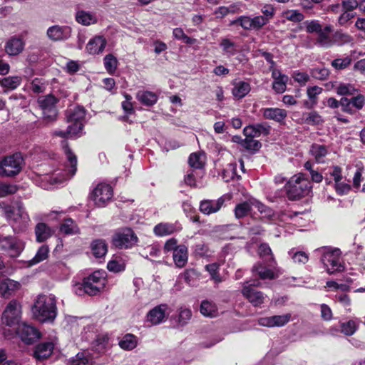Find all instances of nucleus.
Returning a JSON list of instances; mask_svg holds the SVG:
<instances>
[{
    "instance_id": "obj_1",
    "label": "nucleus",
    "mask_w": 365,
    "mask_h": 365,
    "mask_svg": "<svg viewBox=\"0 0 365 365\" xmlns=\"http://www.w3.org/2000/svg\"><path fill=\"white\" fill-rule=\"evenodd\" d=\"M32 312L35 318L41 322H53L57 315L55 299L39 296L32 307Z\"/></svg>"
},
{
    "instance_id": "obj_2",
    "label": "nucleus",
    "mask_w": 365,
    "mask_h": 365,
    "mask_svg": "<svg viewBox=\"0 0 365 365\" xmlns=\"http://www.w3.org/2000/svg\"><path fill=\"white\" fill-rule=\"evenodd\" d=\"M286 194L289 200H297L311 192V182L305 178V174L299 173L291 178L285 185Z\"/></svg>"
},
{
    "instance_id": "obj_3",
    "label": "nucleus",
    "mask_w": 365,
    "mask_h": 365,
    "mask_svg": "<svg viewBox=\"0 0 365 365\" xmlns=\"http://www.w3.org/2000/svg\"><path fill=\"white\" fill-rule=\"evenodd\" d=\"M138 241V238L130 227H125L116 230L111 236L112 249L128 250L132 248Z\"/></svg>"
},
{
    "instance_id": "obj_4",
    "label": "nucleus",
    "mask_w": 365,
    "mask_h": 365,
    "mask_svg": "<svg viewBox=\"0 0 365 365\" xmlns=\"http://www.w3.org/2000/svg\"><path fill=\"white\" fill-rule=\"evenodd\" d=\"M24 165V159L19 152L5 156L0 162V175L15 177L21 173Z\"/></svg>"
},
{
    "instance_id": "obj_5",
    "label": "nucleus",
    "mask_w": 365,
    "mask_h": 365,
    "mask_svg": "<svg viewBox=\"0 0 365 365\" xmlns=\"http://www.w3.org/2000/svg\"><path fill=\"white\" fill-rule=\"evenodd\" d=\"M58 102L59 99L51 93L38 98L37 103L42 110L43 120L46 123H53L57 120Z\"/></svg>"
},
{
    "instance_id": "obj_6",
    "label": "nucleus",
    "mask_w": 365,
    "mask_h": 365,
    "mask_svg": "<svg viewBox=\"0 0 365 365\" xmlns=\"http://www.w3.org/2000/svg\"><path fill=\"white\" fill-rule=\"evenodd\" d=\"M86 116V110L83 106H76L73 108H69L66 111V117L70 125L67 128L69 134L76 135L83 128V121Z\"/></svg>"
},
{
    "instance_id": "obj_7",
    "label": "nucleus",
    "mask_w": 365,
    "mask_h": 365,
    "mask_svg": "<svg viewBox=\"0 0 365 365\" xmlns=\"http://www.w3.org/2000/svg\"><path fill=\"white\" fill-rule=\"evenodd\" d=\"M24 249V243L16 236H0V250L11 257H19Z\"/></svg>"
},
{
    "instance_id": "obj_8",
    "label": "nucleus",
    "mask_w": 365,
    "mask_h": 365,
    "mask_svg": "<svg viewBox=\"0 0 365 365\" xmlns=\"http://www.w3.org/2000/svg\"><path fill=\"white\" fill-rule=\"evenodd\" d=\"M340 250L335 249L331 251L325 252L321 258L322 262L327 267L329 274L340 272L344 271V266L340 262Z\"/></svg>"
},
{
    "instance_id": "obj_9",
    "label": "nucleus",
    "mask_w": 365,
    "mask_h": 365,
    "mask_svg": "<svg viewBox=\"0 0 365 365\" xmlns=\"http://www.w3.org/2000/svg\"><path fill=\"white\" fill-rule=\"evenodd\" d=\"M342 168L339 165H333L329 168V174L333 178L334 182V188L336 193L339 196L348 195L351 190L350 184L342 182Z\"/></svg>"
},
{
    "instance_id": "obj_10",
    "label": "nucleus",
    "mask_w": 365,
    "mask_h": 365,
    "mask_svg": "<svg viewBox=\"0 0 365 365\" xmlns=\"http://www.w3.org/2000/svg\"><path fill=\"white\" fill-rule=\"evenodd\" d=\"M113 190L109 184L100 183L93 190L91 198L98 207H104L111 200Z\"/></svg>"
},
{
    "instance_id": "obj_11",
    "label": "nucleus",
    "mask_w": 365,
    "mask_h": 365,
    "mask_svg": "<svg viewBox=\"0 0 365 365\" xmlns=\"http://www.w3.org/2000/svg\"><path fill=\"white\" fill-rule=\"evenodd\" d=\"M16 334L21 341L26 344H32L41 336V332L36 327L26 323L18 324Z\"/></svg>"
},
{
    "instance_id": "obj_12",
    "label": "nucleus",
    "mask_w": 365,
    "mask_h": 365,
    "mask_svg": "<svg viewBox=\"0 0 365 365\" xmlns=\"http://www.w3.org/2000/svg\"><path fill=\"white\" fill-rule=\"evenodd\" d=\"M18 302L16 300L11 301L6 306L2 314V322L9 327L19 324L20 319V310L18 308Z\"/></svg>"
},
{
    "instance_id": "obj_13",
    "label": "nucleus",
    "mask_w": 365,
    "mask_h": 365,
    "mask_svg": "<svg viewBox=\"0 0 365 365\" xmlns=\"http://www.w3.org/2000/svg\"><path fill=\"white\" fill-rule=\"evenodd\" d=\"M271 126L267 122L252 124L246 126L243 133L247 138H258L261 135L267 136L270 134Z\"/></svg>"
},
{
    "instance_id": "obj_14",
    "label": "nucleus",
    "mask_w": 365,
    "mask_h": 365,
    "mask_svg": "<svg viewBox=\"0 0 365 365\" xmlns=\"http://www.w3.org/2000/svg\"><path fill=\"white\" fill-rule=\"evenodd\" d=\"M225 196L220 197L217 200H203L200 202V211L206 215L217 212L224 206Z\"/></svg>"
},
{
    "instance_id": "obj_15",
    "label": "nucleus",
    "mask_w": 365,
    "mask_h": 365,
    "mask_svg": "<svg viewBox=\"0 0 365 365\" xmlns=\"http://www.w3.org/2000/svg\"><path fill=\"white\" fill-rule=\"evenodd\" d=\"M264 119L272 120L280 125H284L287 117V111L279 108H263L260 110Z\"/></svg>"
},
{
    "instance_id": "obj_16",
    "label": "nucleus",
    "mask_w": 365,
    "mask_h": 365,
    "mask_svg": "<svg viewBox=\"0 0 365 365\" xmlns=\"http://www.w3.org/2000/svg\"><path fill=\"white\" fill-rule=\"evenodd\" d=\"M168 309L167 304H159L150 309L146 316L147 322H150L153 325H157L167 318L166 311Z\"/></svg>"
},
{
    "instance_id": "obj_17",
    "label": "nucleus",
    "mask_w": 365,
    "mask_h": 365,
    "mask_svg": "<svg viewBox=\"0 0 365 365\" xmlns=\"http://www.w3.org/2000/svg\"><path fill=\"white\" fill-rule=\"evenodd\" d=\"M54 344L52 341H45L38 344L34 351V357L36 361H43L49 358L53 354Z\"/></svg>"
},
{
    "instance_id": "obj_18",
    "label": "nucleus",
    "mask_w": 365,
    "mask_h": 365,
    "mask_svg": "<svg viewBox=\"0 0 365 365\" xmlns=\"http://www.w3.org/2000/svg\"><path fill=\"white\" fill-rule=\"evenodd\" d=\"M242 293L254 307H259L264 303L265 299L264 293L251 286L245 287Z\"/></svg>"
},
{
    "instance_id": "obj_19",
    "label": "nucleus",
    "mask_w": 365,
    "mask_h": 365,
    "mask_svg": "<svg viewBox=\"0 0 365 365\" xmlns=\"http://www.w3.org/2000/svg\"><path fill=\"white\" fill-rule=\"evenodd\" d=\"M85 279H83L81 283H78L75 286V293L78 296H83L85 294L89 296H96L102 290L101 287H98L96 284H93Z\"/></svg>"
},
{
    "instance_id": "obj_20",
    "label": "nucleus",
    "mask_w": 365,
    "mask_h": 365,
    "mask_svg": "<svg viewBox=\"0 0 365 365\" xmlns=\"http://www.w3.org/2000/svg\"><path fill=\"white\" fill-rule=\"evenodd\" d=\"M71 34L69 26H53L47 30V35L53 41H61L68 38Z\"/></svg>"
},
{
    "instance_id": "obj_21",
    "label": "nucleus",
    "mask_w": 365,
    "mask_h": 365,
    "mask_svg": "<svg viewBox=\"0 0 365 365\" xmlns=\"http://www.w3.org/2000/svg\"><path fill=\"white\" fill-rule=\"evenodd\" d=\"M345 113L349 115H354L356 110H361L365 105V96L363 94H358L351 98L346 97L345 102Z\"/></svg>"
},
{
    "instance_id": "obj_22",
    "label": "nucleus",
    "mask_w": 365,
    "mask_h": 365,
    "mask_svg": "<svg viewBox=\"0 0 365 365\" xmlns=\"http://www.w3.org/2000/svg\"><path fill=\"white\" fill-rule=\"evenodd\" d=\"M106 46V41L102 36H95L90 39L86 45V50L89 54H98L102 52Z\"/></svg>"
},
{
    "instance_id": "obj_23",
    "label": "nucleus",
    "mask_w": 365,
    "mask_h": 365,
    "mask_svg": "<svg viewBox=\"0 0 365 365\" xmlns=\"http://www.w3.org/2000/svg\"><path fill=\"white\" fill-rule=\"evenodd\" d=\"M91 250L96 258H102L108 252V244L104 239H96L91 243Z\"/></svg>"
},
{
    "instance_id": "obj_24",
    "label": "nucleus",
    "mask_w": 365,
    "mask_h": 365,
    "mask_svg": "<svg viewBox=\"0 0 365 365\" xmlns=\"http://www.w3.org/2000/svg\"><path fill=\"white\" fill-rule=\"evenodd\" d=\"M200 312L204 317L210 318L217 317L219 315L217 304L212 301L207 299H205L201 302Z\"/></svg>"
},
{
    "instance_id": "obj_25",
    "label": "nucleus",
    "mask_w": 365,
    "mask_h": 365,
    "mask_svg": "<svg viewBox=\"0 0 365 365\" xmlns=\"http://www.w3.org/2000/svg\"><path fill=\"white\" fill-rule=\"evenodd\" d=\"M175 264L180 268L185 266L187 262V247L184 245H180L173 253Z\"/></svg>"
},
{
    "instance_id": "obj_26",
    "label": "nucleus",
    "mask_w": 365,
    "mask_h": 365,
    "mask_svg": "<svg viewBox=\"0 0 365 365\" xmlns=\"http://www.w3.org/2000/svg\"><path fill=\"white\" fill-rule=\"evenodd\" d=\"M24 43L20 38L12 37L6 43L5 51L10 56L20 53L24 49Z\"/></svg>"
},
{
    "instance_id": "obj_27",
    "label": "nucleus",
    "mask_w": 365,
    "mask_h": 365,
    "mask_svg": "<svg viewBox=\"0 0 365 365\" xmlns=\"http://www.w3.org/2000/svg\"><path fill=\"white\" fill-rule=\"evenodd\" d=\"M252 211V202L243 201L237 203L234 209L235 217L237 220L242 219L251 215Z\"/></svg>"
},
{
    "instance_id": "obj_28",
    "label": "nucleus",
    "mask_w": 365,
    "mask_h": 365,
    "mask_svg": "<svg viewBox=\"0 0 365 365\" xmlns=\"http://www.w3.org/2000/svg\"><path fill=\"white\" fill-rule=\"evenodd\" d=\"M136 98L140 103L146 106L155 105L158 99L157 94L149 91H140L137 93Z\"/></svg>"
},
{
    "instance_id": "obj_29",
    "label": "nucleus",
    "mask_w": 365,
    "mask_h": 365,
    "mask_svg": "<svg viewBox=\"0 0 365 365\" xmlns=\"http://www.w3.org/2000/svg\"><path fill=\"white\" fill-rule=\"evenodd\" d=\"M35 235L38 242H43L52 235L49 226L44 222H38L35 227Z\"/></svg>"
},
{
    "instance_id": "obj_30",
    "label": "nucleus",
    "mask_w": 365,
    "mask_h": 365,
    "mask_svg": "<svg viewBox=\"0 0 365 365\" xmlns=\"http://www.w3.org/2000/svg\"><path fill=\"white\" fill-rule=\"evenodd\" d=\"M83 279L94 283L93 284L101 287V290H103L106 282V272L103 270L98 269L93 272L88 276L85 277Z\"/></svg>"
},
{
    "instance_id": "obj_31",
    "label": "nucleus",
    "mask_w": 365,
    "mask_h": 365,
    "mask_svg": "<svg viewBox=\"0 0 365 365\" xmlns=\"http://www.w3.org/2000/svg\"><path fill=\"white\" fill-rule=\"evenodd\" d=\"M49 248L48 245H41L37 250L35 256L30 260L26 261V267H31L35 264H37L45 259H46L48 257Z\"/></svg>"
},
{
    "instance_id": "obj_32",
    "label": "nucleus",
    "mask_w": 365,
    "mask_h": 365,
    "mask_svg": "<svg viewBox=\"0 0 365 365\" xmlns=\"http://www.w3.org/2000/svg\"><path fill=\"white\" fill-rule=\"evenodd\" d=\"M63 150L68 162V165H66L68 171L71 176H73L77 171V156L72 151L68 144L63 147Z\"/></svg>"
},
{
    "instance_id": "obj_33",
    "label": "nucleus",
    "mask_w": 365,
    "mask_h": 365,
    "mask_svg": "<svg viewBox=\"0 0 365 365\" xmlns=\"http://www.w3.org/2000/svg\"><path fill=\"white\" fill-rule=\"evenodd\" d=\"M233 85L234 87L232 90V93L238 99L245 97L251 90L250 84L245 81L233 83Z\"/></svg>"
},
{
    "instance_id": "obj_34",
    "label": "nucleus",
    "mask_w": 365,
    "mask_h": 365,
    "mask_svg": "<svg viewBox=\"0 0 365 365\" xmlns=\"http://www.w3.org/2000/svg\"><path fill=\"white\" fill-rule=\"evenodd\" d=\"M331 32V26H326L324 29H321V31L317 33L318 36L317 38V44L322 47H329L332 45V41L329 36V33Z\"/></svg>"
},
{
    "instance_id": "obj_35",
    "label": "nucleus",
    "mask_w": 365,
    "mask_h": 365,
    "mask_svg": "<svg viewBox=\"0 0 365 365\" xmlns=\"http://www.w3.org/2000/svg\"><path fill=\"white\" fill-rule=\"evenodd\" d=\"M309 153L314 157L317 163H321L324 162L323 158L328 154V149L325 145L313 143L311 145Z\"/></svg>"
},
{
    "instance_id": "obj_36",
    "label": "nucleus",
    "mask_w": 365,
    "mask_h": 365,
    "mask_svg": "<svg viewBox=\"0 0 365 365\" xmlns=\"http://www.w3.org/2000/svg\"><path fill=\"white\" fill-rule=\"evenodd\" d=\"M303 120L304 123L312 126L322 125L324 123L322 116L316 110L304 113Z\"/></svg>"
},
{
    "instance_id": "obj_37",
    "label": "nucleus",
    "mask_w": 365,
    "mask_h": 365,
    "mask_svg": "<svg viewBox=\"0 0 365 365\" xmlns=\"http://www.w3.org/2000/svg\"><path fill=\"white\" fill-rule=\"evenodd\" d=\"M118 345L123 350H133L138 345V338L133 334H126L120 340Z\"/></svg>"
},
{
    "instance_id": "obj_38",
    "label": "nucleus",
    "mask_w": 365,
    "mask_h": 365,
    "mask_svg": "<svg viewBox=\"0 0 365 365\" xmlns=\"http://www.w3.org/2000/svg\"><path fill=\"white\" fill-rule=\"evenodd\" d=\"M22 81L21 76H8L0 78V86L8 90H14L18 88Z\"/></svg>"
},
{
    "instance_id": "obj_39",
    "label": "nucleus",
    "mask_w": 365,
    "mask_h": 365,
    "mask_svg": "<svg viewBox=\"0 0 365 365\" xmlns=\"http://www.w3.org/2000/svg\"><path fill=\"white\" fill-rule=\"evenodd\" d=\"M252 272L259 276L261 279H274V272L264 267L261 263L255 264L252 267Z\"/></svg>"
},
{
    "instance_id": "obj_40",
    "label": "nucleus",
    "mask_w": 365,
    "mask_h": 365,
    "mask_svg": "<svg viewBox=\"0 0 365 365\" xmlns=\"http://www.w3.org/2000/svg\"><path fill=\"white\" fill-rule=\"evenodd\" d=\"M205 153L196 152L191 153L188 158L189 165L195 169L204 168L205 163L202 158H205Z\"/></svg>"
},
{
    "instance_id": "obj_41",
    "label": "nucleus",
    "mask_w": 365,
    "mask_h": 365,
    "mask_svg": "<svg viewBox=\"0 0 365 365\" xmlns=\"http://www.w3.org/2000/svg\"><path fill=\"white\" fill-rule=\"evenodd\" d=\"M76 21L82 25L89 26L96 22V19L91 14L85 11H78L76 14Z\"/></svg>"
},
{
    "instance_id": "obj_42",
    "label": "nucleus",
    "mask_w": 365,
    "mask_h": 365,
    "mask_svg": "<svg viewBox=\"0 0 365 365\" xmlns=\"http://www.w3.org/2000/svg\"><path fill=\"white\" fill-rule=\"evenodd\" d=\"M358 90L354 86L350 83H340L336 88V93L339 96L346 97V96H353Z\"/></svg>"
},
{
    "instance_id": "obj_43",
    "label": "nucleus",
    "mask_w": 365,
    "mask_h": 365,
    "mask_svg": "<svg viewBox=\"0 0 365 365\" xmlns=\"http://www.w3.org/2000/svg\"><path fill=\"white\" fill-rule=\"evenodd\" d=\"M173 37L179 41H182L183 43L187 45H192L197 42V39L190 37L186 35L183 31V29L180 27H178L173 29Z\"/></svg>"
},
{
    "instance_id": "obj_44",
    "label": "nucleus",
    "mask_w": 365,
    "mask_h": 365,
    "mask_svg": "<svg viewBox=\"0 0 365 365\" xmlns=\"http://www.w3.org/2000/svg\"><path fill=\"white\" fill-rule=\"evenodd\" d=\"M107 269L111 272H121L125 269V264L120 257L119 259L116 257L108 262Z\"/></svg>"
},
{
    "instance_id": "obj_45",
    "label": "nucleus",
    "mask_w": 365,
    "mask_h": 365,
    "mask_svg": "<svg viewBox=\"0 0 365 365\" xmlns=\"http://www.w3.org/2000/svg\"><path fill=\"white\" fill-rule=\"evenodd\" d=\"M104 66L108 73L113 74L116 68L118 61L117 58L111 53L107 54L103 59Z\"/></svg>"
},
{
    "instance_id": "obj_46",
    "label": "nucleus",
    "mask_w": 365,
    "mask_h": 365,
    "mask_svg": "<svg viewBox=\"0 0 365 365\" xmlns=\"http://www.w3.org/2000/svg\"><path fill=\"white\" fill-rule=\"evenodd\" d=\"M220 46L225 53L230 56H234L237 53L235 43L229 38H222L220 43Z\"/></svg>"
},
{
    "instance_id": "obj_47",
    "label": "nucleus",
    "mask_w": 365,
    "mask_h": 365,
    "mask_svg": "<svg viewBox=\"0 0 365 365\" xmlns=\"http://www.w3.org/2000/svg\"><path fill=\"white\" fill-rule=\"evenodd\" d=\"M287 76L284 74L279 73V77L273 82L272 88L277 93H282L286 91V82Z\"/></svg>"
},
{
    "instance_id": "obj_48",
    "label": "nucleus",
    "mask_w": 365,
    "mask_h": 365,
    "mask_svg": "<svg viewBox=\"0 0 365 365\" xmlns=\"http://www.w3.org/2000/svg\"><path fill=\"white\" fill-rule=\"evenodd\" d=\"M282 16L288 21L295 23L301 22L304 20V16L298 10H287L283 12Z\"/></svg>"
},
{
    "instance_id": "obj_49",
    "label": "nucleus",
    "mask_w": 365,
    "mask_h": 365,
    "mask_svg": "<svg viewBox=\"0 0 365 365\" xmlns=\"http://www.w3.org/2000/svg\"><path fill=\"white\" fill-rule=\"evenodd\" d=\"M173 232V227L167 223H159L154 227V232L158 236H165Z\"/></svg>"
},
{
    "instance_id": "obj_50",
    "label": "nucleus",
    "mask_w": 365,
    "mask_h": 365,
    "mask_svg": "<svg viewBox=\"0 0 365 365\" xmlns=\"http://www.w3.org/2000/svg\"><path fill=\"white\" fill-rule=\"evenodd\" d=\"M243 147L253 153L257 152L262 147V143L254 138H247L243 140Z\"/></svg>"
},
{
    "instance_id": "obj_51",
    "label": "nucleus",
    "mask_w": 365,
    "mask_h": 365,
    "mask_svg": "<svg viewBox=\"0 0 365 365\" xmlns=\"http://www.w3.org/2000/svg\"><path fill=\"white\" fill-rule=\"evenodd\" d=\"M17 190L18 187L16 185L0 182V197L14 194Z\"/></svg>"
},
{
    "instance_id": "obj_52",
    "label": "nucleus",
    "mask_w": 365,
    "mask_h": 365,
    "mask_svg": "<svg viewBox=\"0 0 365 365\" xmlns=\"http://www.w3.org/2000/svg\"><path fill=\"white\" fill-rule=\"evenodd\" d=\"M251 202L252 207L254 206L260 213L264 214L267 217H271L273 215V210L262 202L255 199L251 200Z\"/></svg>"
},
{
    "instance_id": "obj_53",
    "label": "nucleus",
    "mask_w": 365,
    "mask_h": 365,
    "mask_svg": "<svg viewBox=\"0 0 365 365\" xmlns=\"http://www.w3.org/2000/svg\"><path fill=\"white\" fill-rule=\"evenodd\" d=\"M192 317V311L190 309L181 308L178 315V323L180 326H184L188 323Z\"/></svg>"
},
{
    "instance_id": "obj_54",
    "label": "nucleus",
    "mask_w": 365,
    "mask_h": 365,
    "mask_svg": "<svg viewBox=\"0 0 365 365\" xmlns=\"http://www.w3.org/2000/svg\"><path fill=\"white\" fill-rule=\"evenodd\" d=\"M345 102H346V97H342L339 101L334 97H330L327 98V105L328 107L333 109L338 108L341 106V111L345 113Z\"/></svg>"
},
{
    "instance_id": "obj_55",
    "label": "nucleus",
    "mask_w": 365,
    "mask_h": 365,
    "mask_svg": "<svg viewBox=\"0 0 365 365\" xmlns=\"http://www.w3.org/2000/svg\"><path fill=\"white\" fill-rule=\"evenodd\" d=\"M209 247L203 243H197L194 246L193 254L196 257H205L209 255Z\"/></svg>"
},
{
    "instance_id": "obj_56",
    "label": "nucleus",
    "mask_w": 365,
    "mask_h": 365,
    "mask_svg": "<svg viewBox=\"0 0 365 365\" xmlns=\"http://www.w3.org/2000/svg\"><path fill=\"white\" fill-rule=\"evenodd\" d=\"M341 331L346 336H351L356 331V325L354 321L349 320L341 323L340 325Z\"/></svg>"
},
{
    "instance_id": "obj_57",
    "label": "nucleus",
    "mask_w": 365,
    "mask_h": 365,
    "mask_svg": "<svg viewBox=\"0 0 365 365\" xmlns=\"http://www.w3.org/2000/svg\"><path fill=\"white\" fill-rule=\"evenodd\" d=\"M351 63V58L349 56L344 58H336L331 63L332 67L336 70H343L346 68Z\"/></svg>"
},
{
    "instance_id": "obj_58",
    "label": "nucleus",
    "mask_w": 365,
    "mask_h": 365,
    "mask_svg": "<svg viewBox=\"0 0 365 365\" xmlns=\"http://www.w3.org/2000/svg\"><path fill=\"white\" fill-rule=\"evenodd\" d=\"M205 269L210 274L212 279L216 282H221V277L219 273V264L217 263L207 264L205 266Z\"/></svg>"
},
{
    "instance_id": "obj_59",
    "label": "nucleus",
    "mask_w": 365,
    "mask_h": 365,
    "mask_svg": "<svg viewBox=\"0 0 365 365\" xmlns=\"http://www.w3.org/2000/svg\"><path fill=\"white\" fill-rule=\"evenodd\" d=\"M329 70L327 68H316L312 70V76L319 80H325L329 76Z\"/></svg>"
},
{
    "instance_id": "obj_60",
    "label": "nucleus",
    "mask_w": 365,
    "mask_h": 365,
    "mask_svg": "<svg viewBox=\"0 0 365 365\" xmlns=\"http://www.w3.org/2000/svg\"><path fill=\"white\" fill-rule=\"evenodd\" d=\"M74 222L72 219L68 218L60 227V231L66 235L74 234Z\"/></svg>"
},
{
    "instance_id": "obj_61",
    "label": "nucleus",
    "mask_w": 365,
    "mask_h": 365,
    "mask_svg": "<svg viewBox=\"0 0 365 365\" xmlns=\"http://www.w3.org/2000/svg\"><path fill=\"white\" fill-rule=\"evenodd\" d=\"M250 23V16H241L232 21V25H239L245 30H251Z\"/></svg>"
},
{
    "instance_id": "obj_62",
    "label": "nucleus",
    "mask_w": 365,
    "mask_h": 365,
    "mask_svg": "<svg viewBox=\"0 0 365 365\" xmlns=\"http://www.w3.org/2000/svg\"><path fill=\"white\" fill-rule=\"evenodd\" d=\"M353 11L342 9V13L338 18V23L340 26H344L348 21L354 17Z\"/></svg>"
},
{
    "instance_id": "obj_63",
    "label": "nucleus",
    "mask_w": 365,
    "mask_h": 365,
    "mask_svg": "<svg viewBox=\"0 0 365 365\" xmlns=\"http://www.w3.org/2000/svg\"><path fill=\"white\" fill-rule=\"evenodd\" d=\"M306 26V31L309 34L312 33H318L319 31H321V29H322V26L319 23L318 21H307L305 22Z\"/></svg>"
},
{
    "instance_id": "obj_64",
    "label": "nucleus",
    "mask_w": 365,
    "mask_h": 365,
    "mask_svg": "<svg viewBox=\"0 0 365 365\" xmlns=\"http://www.w3.org/2000/svg\"><path fill=\"white\" fill-rule=\"evenodd\" d=\"M294 263H297L299 264H304L309 260L308 255L303 251H298L294 253L292 257Z\"/></svg>"
}]
</instances>
